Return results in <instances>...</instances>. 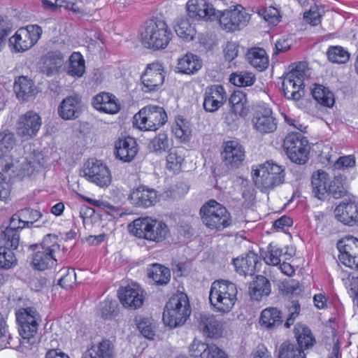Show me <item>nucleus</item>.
Wrapping results in <instances>:
<instances>
[{
	"instance_id": "a18cd8bd",
	"label": "nucleus",
	"mask_w": 358,
	"mask_h": 358,
	"mask_svg": "<svg viewBox=\"0 0 358 358\" xmlns=\"http://www.w3.org/2000/svg\"><path fill=\"white\" fill-rule=\"evenodd\" d=\"M1 238L3 244L2 247L13 251L19 246L20 231L13 229H5L1 232Z\"/></svg>"
},
{
	"instance_id": "a878e982",
	"label": "nucleus",
	"mask_w": 358,
	"mask_h": 358,
	"mask_svg": "<svg viewBox=\"0 0 358 358\" xmlns=\"http://www.w3.org/2000/svg\"><path fill=\"white\" fill-rule=\"evenodd\" d=\"M92 105L96 110L108 114H115L120 109L115 96L107 92H100L93 96Z\"/></svg>"
},
{
	"instance_id": "4be33fe9",
	"label": "nucleus",
	"mask_w": 358,
	"mask_h": 358,
	"mask_svg": "<svg viewBox=\"0 0 358 358\" xmlns=\"http://www.w3.org/2000/svg\"><path fill=\"white\" fill-rule=\"evenodd\" d=\"M129 197L134 205L141 208L152 206L159 200L157 192L144 185L134 189Z\"/></svg>"
},
{
	"instance_id": "7c9ffc66",
	"label": "nucleus",
	"mask_w": 358,
	"mask_h": 358,
	"mask_svg": "<svg viewBox=\"0 0 358 358\" xmlns=\"http://www.w3.org/2000/svg\"><path fill=\"white\" fill-rule=\"evenodd\" d=\"M41 71L48 76L57 73L63 64V56L58 51L48 52L41 57Z\"/></svg>"
},
{
	"instance_id": "412c9836",
	"label": "nucleus",
	"mask_w": 358,
	"mask_h": 358,
	"mask_svg": "<svg viewBox=\"0 0 358 358\" xmlns=\"http://www.w3.org/2000/svg\"><path fill=\"white\" fill-rule=\"evenodd\" d=\"M338 221L349 226L358 224V203L349 200L341 202L334 210Z\"/></svg>"
},
{
	"instance_id": "dca6fc26",
	"label": "nucleus",
	"mask_w": 358,
	"mask_h": 358,
	"mask_svg": "<svg viewBox=\"0 0 358 358\" xmlns=\"http://www.w3.org/2000/svg\"><path fill=\"white\" fill-rule=\"evenodd\" d=\"M338 259L345 266L358 269V238L345 237L337 243Z\"/></svg>"
},
{
	"instance_id": "423d86ee",
	"label": "nucleus",
	"mask_w": 358,
	"mask_h": 358,
	"mask_svg": "<svg viewBox=\"0 0 358 358\" xmlns=\"http://www.w3.org/2000/svg\"><path fill=\"white\" fill-rule=\"evenodd\" d=\"M252 172L255 185L262 191L273 189L285 182V169L273 161L257 166Z\"/></svg>"
},
{
	"instance_id": "f3484780",
	"label": "nucleus",
	"mask_w": 358,
	"mask_h": 358,
	"mask_svg": "<svg viewBox=\"0 0 358 358\" xmlns=\"http://www.w3.org/2000/svg\"><path fill=\"white\" fill-rule=\"evenodd\" d=\"M221 153L224 165L229 169H235L243 165L245 159L244 147L238 141H228L224 143Z\"/></svg>"
},
{
	"instance_id": "37998d69",
	"label": "nucleus",
	"mask_w": 358,
	"mask_h": 358,
	"mask_svg": "<svg viewBox=\"0 0 358 358\" xmlns=\"http://www.w3.org/2000/svg\"><path fill=\"white\" fill-rule=\"evenodd\" d=\"M85 71V60L80 52H74L69 58L68 73L72 76L81 77Z\"/></svg>"
},
{
	"instance_id": "b1692460",
	"label": "nucleus",
	"mask_w": 358,
	"mask_h": 358,
	"mask_svg": "<svg viewBox=\"0 0 358 358\" xmlns=\"http://www.w3.org/2000/svg\"><path fill=\"white\" fill-rule=\"evenodd\" d=\"M118 297L124 307L130 310L141 308L144 301L143 291L138 287H125L118 290Z\"/></svg>"
},
{
	"instance_id": "e433bc0d",
	"label": "nucleus",
	"mask_w": 358,
	"mask_h": 358,
	"mask_svg": "<svg viewBox=\"0 0 358 358\" xmlns=\"http://www.w3.org/2000/svg\"><path fill=\"white\" fill-rule=\"evenodd\" d=\"M248 62L257 71H263L268 66V57L263 48H253L246 54Z\"/></svg>"
},
{
	"instance_id": "cd10ccee",
	"label": "nucleus",
	"mask_w": 358,
	"mask_h": 358,
	"mask_svg": "<svg viewBox=\"0 0 358 358\" xmlns=\"http://www.w3.org/2000/svg\"><path fill=\"white\" fill-rule=\"evenodd\" d=\"M259 257L253 252H249L245 257L233 259V264L237 273L242 275H252L257 271Z\"/></svg>"
},
{
	"instance_id": "9b49d317",
	"label": "nucleus",
	"mask_w": 358,
	"mask_h": 358,
	"mask_svg": "<svg viewBox=\"0 0 358 358\" xmlns=\"http://www.w3.org/2000/svg\"><path fill=\"white\" fill-rule=\"evenodd\" d=\"M15 315L22 338L27 340L33 338L38 331L41 320L36 309L34 307L21 308L17 310Z\"/></svg>"
},
{
	"instance_id": "39448f33",
	"label": "nucleus",
	"mask_w": 358,
	"mask_h": 358,
	"mask_svg": "<svg viewBox=\"0 0 358 358\" xmlns=\"http://www.w3.org/2000/svg\"><path fill=\"white\" fill-rule=\"evenodd\" d=\"M237 292L236 285L233 282L224 280H215L210 287V303L217 311L228 313L236 303Z\"/></svg>"
},
{
	"instance_id": "6e6552de",
	"label": "nucleus",
	"mask_w": 358,
	"mask_h": 358,
	"mask_svg": "<svg viewBox=\"0 0 358 358\" xmlns=\"http://www.w3.org/2000/svg\"><path fill=\"white\" fill-rule=\"evenodd\" d=\"M308 69L306 62L298 63L283 78L282 91L287 99L299 100L304 94V80Z\"/></svg>"
},
{
	"instance_id": "338daca9",
	"label": "nucleus",
	"mask_w": 358,
	"mask_h": 358,
	"mask_svg": "<svg viewBox=\"0 0 358 358\" xmlns=\"http://www.w3.org/2000/svg\"><path fill=\"white\" fill-rule=\"evenodd\" d=\"M203 358H229L228 355L215 344H208L207 351L203 354Z\"/></svg>"
},
{
	"instance_id": "de8ad7c7",
	"label": "nucleus",
	"mask_w": 358,
	"mask_h": 358,
	"mask_svg": "<svg viewBox=\"0 0 358 358\" xmlns=\"http://www.w3.org/2000/svg\"><path fill=\"white\" fill-rule=\"evenodd\" d=\"M256 78L252 73L240 71L231 74L230 82L238 87L251 86L254 84Z\"/></svg>"
},
{
	"instance_id": "e2e57ef3",
	"label": "nucleus",
	"mask_w": 358,
	"mask_h": 358,
	"mask_svg": "<svg viewBox=\"0 0 358 358\" xmlns=\"http://www.w3.org/2000/svg\"><path fill=\"white\" fill-rule=\"evenodd\" d=\"M207 348H208V344H206L202 343L201 341L194 338L189 345V350L192 356H199L201 358H203V354L207 351Z\"/></svg>"
},
{
	"instance_id": "f03ea898",
	"label": "nucleus",
	"mask_w": 358,
	"mask_h": 358,
	"mask_svg": "<svg viewBox=\"0 0 358 358\" xmlns=\"http://www.w3.org/2000/svg\"><path fill=\"white\" fill-rule=\"evenodd\" d=\"M173 34L166 22L159 18L149 20L141 32L142 44L147 48L159 50L167 47Z\"/></svg>"
},
{
	"instance_id": "f704fd0d",
	"label": "nucleus",
	"mask_w": 358,
	"mask_h": 358,
	"mask_svg": "<svg viewBox=\"0 0 358 358\" xmlns=\"http://www.w3.org/2000/svg\"><path fill=\"white\" fill-rule=\"evenodd\" d=\"M294 333L297 341L296 345L301 349H303V351L312 348L316 342L311 330L304 324H296Z\"/></svg>"
},
{
	"instance_id": "58836bf2",
	"label": "nucleus",
	"mask_w": 358,
	"mask_h": 358,
	"mask_svg": "<svg viewBox=\"0 0 358 358\" xmlns=\"http://www.w3.org/2000/svg\"><path fill=\"white\" fill-rule=\"evenodd\" d=\"M327 173L323 171H318L312 176L311 184L313 192L319 199H322L327 193Z\"/></svg>"
},
{
	"instance_id": "2eb2a0df",
	"label": "nucleus",
	"mask_w": 358,
	"mask_h": 358,
	"mask_svg": "<svg viewBox=\"0 0 358 358\" xmlns=\"http://www.w3.org/2000/svg\"><path fill=\"white\" fill-rule=\"evenodd\" d=\"M165 78V71L162 64L153 62L147 65L145 71L141 76V90L145 93L159 91Z\"/></svg>"
},
{
	"instance_id": "2f4dec72",
	"label": "nucleus",
	"mask_w": 358,
	"mask_h": 358,
	"mask_svg": "<svg viewBox=\"0 0 358 358\" xmlns=\"http://www.w3.org/2000/svg\"><path fill=\"white\" fill-rule=\"evenodd\" d=\"M13 90L17 98L22 101L29 100L36 94L34 83L24 76H20L15 80Z\"/></svg>"
},
{
	"instance_id": "0eeeda50",
	"label": "nucleus",
	"mask_w": 358,
	"mask_h": 358,
	"mask_svg": "<svg viewBox=\"0 0 358 358\" xmlns=\"http://www.w3.org/2000/svg\"><path fill=\"white\" fill-rule=\"evenodd\" d=\"M203 224L211 230L220 231L231 224L227 209L215 199L206 202L200 208Z\"/></svg>"
},
{
	"instance_id": "4468645a",
	"label": "nucleus",
	"mask_w": 358,
	"mask_h": 358,
	"mask_svg": "<svg viewBox=\"0 0 358 358\" xmlns=\"http://www.w3.org/2000/svg\"><path fill=\"white\" fill-rule=\"evenodd\" d=\"M217 20L223 29L227 31H234L247 25L250 15L241 6L238 5L222 13L219 11Z\"/></svg>"
},
{
	"instance_id": "f257e3e1",
	"label": "nucleus",
	"mask_w": 358,
	"mask_h": 358,
	"mask_svg": "<svg viewBox=\"0 0 358 358\" xmlns=\"http://www.w3.org/2000/svg\"><path fill=\"white\" fill-rule=\"evenodd\" d=\"M30 248L37 250L31 255V264L38 271H44L54 266L62 258L61 246L58 243V236L55 234L45 235L39 245H31Z\"/></svg>"
},
{
	"instance_id": "49530a36",
	"label": "nucleus",
	"mask_w": 358,
	"mask_h": 358,
	"mask_svg": "<svg viewBox=\"0 0 358 358\" xmlns=\"http://www.w3.org/2000/svg\"><path fill=\"white\" fill-rule=\"evenodd\" d=\"M229 103L235 113L243 115L247 102L245 94L239 90L234 91L229 97Z\"/></svg>"
},
{
	"instance_id": "69168bd1",
	"label": "nucleus",
	"mask_w": 358,
	"mask_h": 358,
	"mask_svg": "<svg viewBox=\"0 0 358 358\" xmlns=\"http://www.w3.org/2000/svg\"><path fill=\"white\" fill-rule=\"evenodd\" d=\"M173 131L177 138L182 139L183 141L188 138L191 134L189 126L187 125L183 120H180V123H176V126L173 128Z\"/></svg>"
},
{
	"instance_id": "4c0bfd02",
	"label": "nucleus",
	"mask_w": 358,
	"mask_h": 358,
	"mask_svg": "<svg viewBox=\"0 0 358 358\" xmlns=\"http://www.w3.org/2000/svg\"><path fill=\"white\" fill-rule=\"evenodd\" d=\"M174 29L179 37L187 41L193 40L196 34L194 27L189 22V18L185 16L179 17L176 20Z\"/></svg>"
},
{
	"instance_id": "680f3d73",
	"label": "nucleus",
	"mask_w": 358,
	"mask_h": 358,
	"mask_svg": "<svg viewBox=\"0 0 358 358\" xmlns=\"http://www.w3.org/2000/svg\"><path fill=\"white\" fill-rule=\"evenodd\" d=\"M136 321L137 327L142 335L148 339H152L155 332L150 320L147 318H142L140 320L136 319Z\"/></svg>"
},
{
	"instance_id": "603ef678",
	"label": "nucleus",
	"mask_w": 358,
	"mask_h": 358,
	"mask_svg": "<svg viewBox=\"0 0 358 358\" xmlns=\"http://www.w3.org/2000/svg\"><path fill=\"white\" fill-rule=\"evenodd\" d=\"M282 254L283 252L281 248L271 243L267 248L264 259L268 265L277 266L280 264V257Z\"/></svg>"
},
{
	"instance_id": "052dcab7",
	"label": "nucleus",
	"mask_w": 358,
	"mask_h": 358,
	"mask_svg": "<svg viewBox=\"0 0 358 358\" xmlns=\"http://www.w3.org/2000/svg\"><path fill=\"white\" fill-rule=\"evenodd\" d=\"M327 192L335 199H339L345 194V189L339 178H335L328 186Z\"/></svg>"
},
{
	"instance_id": "0e129e2a",
	"label": "nucleus",
	"mask_w": 358,
	"mask_h": 358,
	"mask_svg": "<svg viewBox=\"0 0 358 358\" xmlns=\"http://www.w3.org/2000/svg\"><path fill=\"white\" fill-rule=\"evenodd\" d=\"M11 338L8 332L6 321L0 314V349L7 347L9 340Z\"/></svg>"
},
{
	"instance_id": "8fccbe9b",
	"label": "nucleus",
	"mask_w": 358,
	"mask_h": 358,
	"mask_svg": "<svg viewBox=\"0 0 358 358\" xmlns=\"http://www.w3.org/2000/svg\"><path fill=\"white\" fill-rule=\"evenodd\" d=\"M20 217L22 220V224L25 227L30 228L34 223L39 220L43 217V214L36 210L30 208H26L19 210Z\"/></svg>"
},
{
	"instance_id": "774afa93",
	"label": "nucleus",
	"mask_w": 358,
	"mask_h": 358,
	"mask_svg": "<svg viewBox=\"0 0 358 358\" xmlns=\"http://www.w3.org/2000/svg\"><path fill=\"white\" fill-rule=\"evenodd\" d=\"M344 281L345 279L343 278ZM349 282V287H350V294L353 298V301L358 306V277H355L350 275L345 280V284H347V282Z\"/></svg>"
},
{
	"instance_id": "c9c22d12",
	"label": "nucleus",
	"mask_w": 358,
	"mask_h": 358,
	"mask_svg": "<svg viewBox=\"0 0 358 358\" xmlns=\"http://www.w3.org/2000/svg\"><path fill=\"white\" fill-rule=\"evenodd\" d=\"M201 66L202 62L197 55L187 53L178 59L177 69L178 72L189 75L197 72Z\"/></svg>"
},
{
	"instance_id": "13d9d810",
	"label": "nucleus",
	"mask_w": 358,
	"mask_h": 358,
	"mask_svg": "<svg viewBox=\"0 0 358 358\" xmlns=\"http://www.w3.org/2000/svg\"><path fill=\"white\" fill-rule=\"evenodd\" d=\"M184 161V157L178 150H173L166 157V168L171 171H178Z\"/></svg>"
},
{
	"instance_id": "1a4fd4ad",
	"label": "nucleus",
	"mask_w": 358,
	"mask_h": 358,
	"mask_svg": "<svg viewBox=\"0 0 358 358\" xmlns=\"http://www.w3.org/2000/svg\"><path fill=\"white\" fill-rule=\"evenodd\" d=\"M167 118L164 108L148 105L134 116L133 123L141 130L156 131L167 122Z\"/></svg>"
},
{
	"instance_id": "bf43d9fd",
	"label": "nucleus",
	"mask_w": 358,
	"mask_h": 358,
	"mask_svg": "<svg viewBox=\"0 0 358 358\" xmlns=\"http://www.w3.org/2000/svg\"><path fill=\"white\" fill-rule=\"evenodd\" d=\"M259 14L271 24H276L280 21L279 11L274 7L263 8L259 10Z\"/></svg>"
},
{
	"instance_id": "f8f14e48",
	"label": "nucleus",
	"mask_w": 358,
	"mask_h": 358,
	"mask_svg": "<svg viewBox=\"0 0 358 358\" xmlns=\"http://www.w3.org/2000/svg\"><path fill=\"white\" fill-rule=\"evenodd\" d=\"M42 28L37 24H29L20 28L9 38V44L16 52H24L31 48L40 38Z\"/></svg>"
},
{
	"instance_id": "ddd939ff",
	"label": "nucleus",
	"mask_w": 358,
	"mask_h": 358,
	"mask_svg": "<svg viewBox=\"0 0 358 358\" xmlns=\"http://www.w3.org/2000/svg\"><path fill=\"white\" fill-rule=\"evenodd\" d=\"M83 176L90 182L104 187H108L112 176L108 166L101 161L90 159L85 162L83 166Z\"/></svg>"
},
{
	"instance_id": "7ed1b4c3",
	"label": "nucleus",
	"mask_w": 358,
	"mask_h": 358,
	"mask_svg": "<svg viewBox=\"0 0 358 358\" xmlns=\"http://www.w3.org/2000/svg\"><path fill=\"white\" fill-rule=\"evenodd\" d=\"M191 306L186 294L179 292L166 302L162 320L166 325L176 328L183 325L191 314Z\"/></svg>"
},
{
	"instance_id": "473e14b6",
	"label": "nucleus",
	"mask_w": 358,
	"mask_h": 358,
	"mask_svg": "<svg viewBox=\"0 0 358 358\" xmlns=\"http://www.w3.org/2000/svg\"><path fill=\"white\" fill-rule=\"evenodd\" d=\"M270 281L263 275H257L255 280L250 283L249 294L252 299L260 301L263 296H267L271 293Z\"/></svg>"
},
{
	"instance_id": "393cba45",
	"label": "nucleus",
	"mask_w": 358,
	"mask_h": 358,
	"mask_svg": "<svg viewBox=\"0 0 358 358\" xmlns=\"http://www.w3.org/2000/svg\"><path fill=\"white\" fill-rule=\"evenodd\" d=\"M82 110L81 97L78 95H73L63 99L58 107V113L64 120H73L80 116Z\"/></svg>"
},
{
	"instance_id": "5fc2aeb1",
	"label": "nucleus",
	"mask_w": 358,
	"mask_h": 358,
	"mask_svg": "<svg viewBox=\"0 0 358 358\" xmlns=\"http://www.w3.org/2000/svg\"><path fill=\"white\" fill-rule=\"evenodd\" d=\"M287 318L284 323V327L290 328L294 324L296 319L300 314L301 306L298 301H292L287 306Z\"/></svg>"
},
{
	"instance_id": "09e8293b",
	"label": "nucleus",
	"mask_w": 358,
	"mask_h": 358,
	"mask_svg": "<svg viewBox=\"0 0 358 358\" xmlns=\"http://www.w3.org/2000/svg\"><path fill=\"white\" fill-rule=\"evenodd\" d=\"M327 57L330 62L345 64L350 59V53L341 46H332L328 49Z\"/></svg>"
},
{
	"instance_id": "72a5a7b5",
	"label": "nucleus",
	"mask_w": 358,
	"mask_h": 358,
	"mask_svg": "<svg viewBox=\"0 0 358 358\" xmlns=\"http://www.w3.org/2000/svg\"><path fill=\"white\" fill-rule=\"evenodd\" d=\"M114 345L108 339H103L92 345L85 353V358H114Z\"/></svg>"
},
{
	"instance_id": "a211bd4d",
	"label": "nucleus",
	"mask_w": 358,
	"mask_h": 358,
	"mask_svg": "<svg viewBox=\"0 0 358 358\" xmlns=\"http://www.w3.org/2000/svg\"><path fill=\"white\" fill-rule=\"evenodd\" d=\"M203 107L208 113L217 111L227 101V94L222 85H212L205 88Z\"/></svg>"
},
{
	"instance_id": "864d4df0",
	"label": "nucleus",
	"mask_w": 358,
	"mask_h": 358,
	"mask_svg": "<svg viewBox=\"0 0 358 358\" xmlns=\"http://www.w3.org/2000/svg\"><path fill=\"white\" fill-rule=\"evenodd\" d=\"M15 143V136L11 132L0 133V158L10 152Z\"/></svg>"
},
{
	"instance_id": "6e6d98bb",
	"label": "nucleus",
	"mask_w": 358,
	"mask_h": 358,
	"mask_svg": "<svg viewBox=\"0 0 358 358\" xmlns=\"http://www.w3.org/2000/svg\"><path fill=\"white\" fill-rule=\"evenodd\" d=\"M117 307L116 301L107 299L99 303V311L101 317L110 319L115 315Z\"/></svg>"
},
{
	"instance_id": "c756f323",
	"label": "nucleus",
	"mask_w": 358,
	"mask_h": 358,
	"mask_svg": "<svg viewBox=\"0 0 358 358\" xmlns=\"http://www.w3.org/2000/svg\"><path fill=\"white\" fill-rule=\"evenodd\" d=\"M282 313L275 307L264 309L260 315L259 324L267 330H273L282 324Z\"/></svg>"
},
{
	"instance_id": "c03bdc74",
	"label": "nucleus",
	"mask_w": 358,
	"mask_h": 358,
	"mask_svg": "<svg viewBox=\"0 0 358 358\" xmlns=\"http://www.w3.org/2000/svg\"><path fill=\"white\" fill-rule=\"evenodd\" d=\"M171 145V140L166 133H159L154 137L149 143V149L157 154H162L169 150Z\"/></svg>"
},
{
	"instance_id": "aec40b11",
	"label": "nucleus",
	"mask_w": 358,
	"mask_h": 358,
	"mask_svg": "<svg viewBox=\"0 0 358 358\" xmlns=\"http://www.w3.org/2000/svg\"><path fill=\"white\" fill-rule=\"evenodd\" d=\"M187 10L189 17L192 19L206 21L218 19L219 10L216 11L211 4L206 2L189 0L187 3Z\"/></svg>"
},
{
	"instance_id": "bb28decb",
	"label": "nucleus",
	"mask_w": 358,
	"mask_h": 358,
	"mask_svg": "<svg viewBox=\"0 0 358 358\" xmlns=\"http://www.w3.org/2000/svg\"><path fill=\"white\" fill-rule=\"evenodd\" d=\"M138 152V145L135 139L128 136L119 139L115 143V154L117 158L124 162L132 161Z\"/></svg>"
},
{
	"instance_id": "5701e85b",
	"label": "nucleus",
	"mask_w": 358,
	"mask_h": 358,
	"mask_svg": "<svg viewBox=\"0 0 358 358\" xmlns=\"http://www.w3.org/2000/svg\"><path fill=\"white\" fill-rule=\"evenodd\" d=\"M197 326L204 335L209 338H218L222 333V322L209 313H199L195 317Z\"/></svg>"
},
{
	"instance_id": "ea45409f",
	"label": "nucleus",
	"mask_w": 358,
	"mask_h": 358,
	"mask_svg": "<svg viewBox=\"0 0 358 358\" xmlns=\"http://www.w3.org/2000/svg\"><path fill=\"white\" fill-rule=\"evenodd\" d=\"M311 94L314 99L324 106L330 108L334 104L335 100L333 93L323 85L315 84L311 90Z\"/></svg>"
},
{
	"instance_id": "a19ab883",
	"label": "nucleus",
	"mask_w": 358,
	"mask_h": 358,
	"mask_svg": "<svg viewBox=\"0 0 358 358\" xmlns=\"http://www.w3.org/2000/svg\"><path fill=\"white\" fill-rule=\"evenodd\" d=\"M148 276L152 278L157 285H166L171 278L170 270L160 264H153L149 270Z\"/></svg>"
},
{
	"instance_id": "c85d7f7f",
	"label": "nucleus",
	"mask_w": 358,
	"mask_h": 358,
	"mask_svg": "<svg viewBox=\"0 0 358 358\" xmlns=\"http://www.w3.org/2000/svg\"><path fill=\"white\" fill-rule=\"evenodd\" d=\"M272 110L265 108L262 112H257L252 121L255 128L262 134L271 133L277 128V122L272 115Z\"/></svg>"
},
{
	"instance_id": "4d7b16f0",
	"label": "nucleus",
	"mask_w": 358,
	"mask_h": 358,
	"mask_svg": "<svg viewBox=\"0 0 358 358\" xmlns=\"http://www.w3.org/2000/svg\"><path fill=\"white\" fill-rule=\"evenodd\" d=\"M61 277L58 280V285L64 289H70L76 282V275L75 271L71 268H62L59 271Z\"/></svg>"
},
{
	"instance_id": "3c124183",
	"label": "nucleus",
	"mask_w": 358,
	"mask_h": 358,
	"mask_svg": "<svg viewBox=\"0 0 358 358\" xmlns=\"http://www.w3.org/2000/svg\"><path fill=\"white\" fill-rule=\"evenodd\" d=\"M17 262L13 251L0 246V269L8 270L14 267Z\"/></svg>"
},
{
	"instance_id": "6ab92c4d",
	"label": "nucleus",
	"mask_w": 358,
	"mask_h": 358,
	"mask_svg": "<svg viewBox=\"0 0 358 358\" xmlns=\"http://www.w3.org/2000/svg\"><path fill=\"white\" fill-rule=\"evenodd\" d=\"M41 126V117L33 111H28L18 120L17 134L24 141L29 140L36 135Z\"/></svg>"
},
{
	"instance_id": "79ce46f5",
	"label": "nucleus",
	"mask_w": 358,
	"mask_h": 358,
	"mask_svg": "<svg viewBox=\"0 0 358 358\" xmlns=\"http://www.w3.org/2000/svg\"><path fill=\"white\" fill-rule=\"evenodd\" d=\"M278 358H306V355L296 344L284 342L280 346Z\"/></svg>"
},
{
	"instance_id": "9d476101",
	"label": "nucleus",
	"mask_w": 358,
	"mask_h": 358,
	"mask_svg": "<svg viewBox=\"0 0 358 358\" xmlns=\"http://www.w3.org/2000/svg\"><path fill=\"white\" fill-rule=\"evenodd\" d=\"M284 148L290 160L296 164H304L308 159V142L301 132L288 134L284 140Z\"/></svg>"
},
{
	"instance_id": "20e7f679",
	"label": "nucleus",
	"mask_w": 358,
	"mask_h": 358,
	"mask_svg": "<svg viewBox=\"0 0 358 358\" xmlns=\"http://www.w3.org/2000/svg\"><path fill=\"white\" fill-rule=\"evenodd\" d=\"M129 227L134 236L155 243L162 242L169 234L166 223L150 217L136 219Z\"/></svg>"
}]
</instances>
